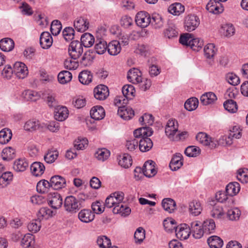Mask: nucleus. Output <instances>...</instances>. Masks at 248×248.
Wrapping results in <instances>:
<instances>
[{
    "instance_id": "f257e3e1",
    "label": "nucleus",
    "mask_w": 248,
    "mask_h": 248,
    "mask_svg": "<svg viewBox=\"0 0 248 248\" xmlns=\"http://www.w3.org/2000/svg\"><path fill=\"white\" fill-rule=\"evenodd\" d=\"M153 133V131L150 127H142L134 131L135 138H142L139 141V149L140 151L147 152L152 148L153 143L148 137L151 136Z\"/></svg>"
},
{
    "instance_id": "f03ea898",
    "label": "nucleus",
    "mask_w": 248,
    "mask_h": 248,
    "mask_svg": "<svg viewBox=\"0 0 248 248\" xmlns=\"http://www.w3.org/2000/svg\"><path fill=\"white\" fill-rule=\"evenodd\" d=\"M155 163L152 160H149L144 163L142 169L140 167H136L134 170V177L137 180L140 179V177L139 175H136V172H141L144 175L147 177H151L154 176L156 173V170L155 169L154 164Z\"/></svg>"
},
{
    "instance_id": "7ed1b4c3",
    "label": "nucleus",
    "mask_w": 248,
    "mask_h": 248,
    "mask_svg": "<svg viewBox=\"0 0 248 248\" xmlns=\"http://www.w3.org/2000/svg\"><path fill=\"white\" fill-rule=\"evenodd\" d=\"M65 210L70 213H75L81 207V202L73 196H67L64 201Z\"/></svg>"
},
{
    "instance_id": "20e7f679",
    "label": "nucleus",
    "mask_w": 248,
    "mask_h": 248,
    "mask_svg": "<svg viewBox=\"0 0 248 248\" xmlns=\"http://www.w3.org/2000/svg\"><path fill=\"white\" fill-rule=\"evenodd\" d=\"M199 17L194 14H189L184 18V28L189 32L194 31L200 25Z\"/></svg>"
},
{
    "instance_id": "39448f33",
    "label": "nucleus",
    "mask_w": 248,
    "mask_h": 248,
    "mask_svg": "<svg viewBox=\"0 0 248 248\" xmlns=\"http://www.w3.org/2000/svg\"><path fill=\"white\" fill-rule=\"evenodd\" d=\"M82 44L78 41H73L69 46L68 52L71 59L76 60L83 53Z\"/></svg>"
},
{
    "instance_id": "423d86ee",
    "label": "nucleus",
    "mask_w": 248,
    "mask_h": 248,
    "mask_svg": "<svg viewBox=\"0 0 248 248\" xmlns=\"http://www.w3.org/2000/svg\"><path fill=\"white\" fill-rule=\"evenodd\" d=\"M135 22L138 26L142 28H146L151 23V16L145 11H140L136 16Z\"/></svg>"
},
{
    "instance_id": "0eeeda50",
    "label": "nucleus",
    "mask_w": 248,
    "mask_h": 248,
    "mask_svg": "<svg viewBox=\"0 0 248 248\" xmlns=\"http://www.w3.org/2000/svg\"><path fill=\"white\" fill-rule=\"evenodd\" d=\"M197 140L205 146H208L210 148H215L218 144L217 141L212 140L211 138L203 132H200L196 136Z\"/></svg>"
},
{
    "instance_id": "6e6552de",
    "label": "nucleus",
    "mask_w": 248,
    "mask_h": 248,
    "mask_svg": "<svg viewBox=\"0 0 248 248\" xmlns=\"http://www.w3.org/2000/svg\"><path fill=\"white\" fill-rule=\"evenodd\" d=\"M242 137V129L239 126L235 125L233 126L230 130L229 135L222 137V140H225L226 145H231L232 143V139L235 138L239 139Z\"/></svg>"
},
{
    "instance_id": "1a4fd4ad",
    "label": "nucleus",
    "mask_w": 248,
    "mask_h": 248,
    "mask_svg": "<svg viewBox=\"0 0 248 248\" xmlns=\"http://www.w3.org/2000/svg\"><path fill=\"white\" fill-rule=\"evenodd\" d=\"M191 233L190 228L186 224H181L175 230L176 237L181 240L187 239Z\"/></svg>"
},
{
    "instance_id": "9d476101",
    "label": "nucleus",
    "mask_w": 248,
    "mask_h": 248,
    "mask_svg": "<svg viewBox=\"0 0 248 248\" xmlns=\"http://www.w3.org/2000/svg\"><path fill=\"white\" fill-rule=\"evenodd\" d=\"M14 73L18 78H24L28 74V70L26 65L21 62H16L13 67Z\"/></svg>"
},
{
    "instance_id": "9b49d317",
    "label": "nucleus",
    "mask_w": 248,
    "mask_h": 248,
    "mask_svg": "<svg viewBox=\"0 0 248 248\" xmlns=\"http://www.w3.org/2000/svg\"><path fill=\"white\" fill-rule=\"evenodd\" d=\"M178 124L175 119L169 120L165 127L166 135L170 139L174 140L173 136L178 131Z\"/></svg>"
},
{
    "instance_id": "f8f14e48",
    "label": "nucleus",
    "mask_w": 248,
    "mask_h": 248,
    "mask_svg": "<svg viewBox=\"0 0 248 248\" xmlns=\"http://www.w3.org/2000/svg\"><path fill=\"white\" fill-rule=\"evenodd\" d=\"M48 204L53 209H59L62 204V199L57 192L50 193L48 198Z\"/></svg>"
},
{
    "instance_id": "ddd939ff",
    "label": "nucleus",
    "mask_w": 248,
    "mask_h": 248,
    "mask_svg": "<svg viewBox=\"0 0 248 248\" xmlns=\"http://www.w3.org/2000/svg\"><path fill=\"white\" fill-rule=\"evenodd\" d=\"M94 97L99 100L106 99L109 95L108 87L104 85H99L94 89Z\"/></svg>"
},
{
    "instance_id": "4468645a",
    "label": "nucleus",
    "mask_w": 248,
    "mask_h": 248,
    "mask_svg": "<svg viewBox=\"0 0 248 248\" xmlns=\"http://www.w3.org/2000/svg\"><path fill=\"white\" fill-rule=\"evenodd\" d=\"M206 8L209 12L218 14L223 11L222 4L217 0H210L206 5Z\"/></svg>"
},
{
    "instance_id": "2eb2a0df",
    "label": "nucleus",
    "mask_w": 248,
    "mask_h": 248,
    "mask_svg": "<svg viewBox=\"0 0 248 248\" xmlns=\"http://www.w3.org/2000/svg\"><path fill=\"white\" fill-rule=\"evenodd\" d=\"M50 182L51 187L56 190L64 187L66 184L65 178L60 175L52 176L50 180Z\"/></svg>"
},
{
    "instance_id": "dca6fc26",
    "label": "nucleus",
    "mask_w": 248,
    "mask_h": 248,
    "mask_svg": "<svg viewBox=\"0 0 248 248\" xmlns=\"http://www.w3.org/2000/svg\"><path fill=\"white\" fill-rule=\"evenodd\" d=\"M78 217L82 222L89 223L94 219L95 214L90 209H83L78 213Z\"/></svg>"
},
{
    "instance_id": "f3484780",
    "label": "nucleus",
    "mask_w": 248,
    "mask_h": 248,
    "mask_svg": "<svg viewBox=\"0 0 248 248\" xmlns=\"http://www.w3.org/2000/svg\"><path fill=\"white\" fill-rule=\"evenodd\" d=\"M127 79L133 84H138L142 79L141 72L137 68L129 70L127 73Z\"/></svg>"
},
{
    "instance_id": "a211bd4d",
    "label": "nucleus",
    "mask_w": 248,
    "mask_h": 248,
    "mask_svg": "<svg viewBox=\"0 0 248 248\" xmlns=\"http://www.w3.org/2000/svg\"><path fill=\"white\" fill-rule=\"evenodd\" d=\"M190 232L196 239L201 238L205 233L203 227L202 228L200 223L197 221H195L191 223Z\"/></svg>"
},
{
    "instance_id": "6ab92c4d",
    "label": "nucleus",
    "mask_w": 248,
    "mask_h": 248,
    "mask_svg": "<svg viewBox=\"0 0 248 248\" xmlns=\"http://www.w3.org/2000/svg\"><path fill=\"white\" fill-rule=\"evenodd\" d=\"M53 40L50 34L47 31L43 32L40 37V44L43 49H48L52 45Z\"/></svg>"
},
{
    "instance_id": "aec40b11",
    "label": "nucleus",
    "mask_w": 248,
    "mask_h": 248,
    "mask_svg": "<svg viewBox=\"0 0 248 248\" xmlns=\"http://www.w3.org/2000/svg\"><path fill=\"white\" fill-rule=\"evenodd\" d=\"M183 156L180 153H176L173 155L170 163V169L173 171H176L183 165Z\"/></svg>"
},
{
    "instance_id": "412c9836",
    "label": "nucleus",
    "mask_w": 248,
    "mask_h": 248,
    "mask_svg": "<svg viewBox=\"0 0 248 248\" xmlns=\"http://www.w3.org/2000/svg\"><path fill=\"white\" fill-rule=\"evenodd\" d=\"M118 114L124 120H129L134 116V111L130 107L120 106L118 107Z\"/></svg>"
},
{
    "instance_id": "4be33fe9",
    "label": "nucleus",
    "mask_w": 248,
    "mask_h": 248,
    "mask_svg": "<svg viewBox=\"0 0 248 248\" xmlns=\"http://www.w3.org/2000/svg\"><path fill=\"white\" fill-rule=\"evenodd\" d=\"M68 114L69 111L66 107L58 106L56 108L54 117L57 121H63L68 117Z\"/></svg>"
},
{
    "instance_id": "5701e85b",
    "label": "nucleus",
    "mask_w": 248,
    "mask_h": 248,
    "mask_svg": "<svg viewBox=\"0 0 248 248\" xmlns=\"http://www.w3.org/2000/svg\"><path fill=\"white\" fill-rule=\"evenodd\" d=\"M91 117L96 120L102 119L105 115V112L104 108L101 106H94L90 110Z\"/></svg>"
},
{
    "instance_id": "b1692460",
    "label": "nucleus",
    "mask_w": 248,
    "mask_h": 248,
    "mask_svg": "<svg viewBox=\"0 0 248 248\" xmlns=\"http://www.w3.org/2000/svg\"><path fill=\"white\" fill-rule=\"evenodd\" d=\"M89 22L82 17L77 18L74 22V27L78 31L84 32L89 28Z\"/></svg>"
},
{
    "instance_id": "393cba45",
    "label": "nucleus",
    "mask_w": 248,
    "mask_h": 248,
    "mask_svg": "<svg viewBox=\"0 0 248 248\" xmlns=\"http://www.w3.org/2000/svg\"><path fill=\"white\" fill-rule=\"evenodd\" d=\"M45 170V166L40 162H35L31 166L32 174L36 177L41 176L44 173Z\"/></svg>"
},
{
    "instance_id": "a878e982",
    "label": "nucleus",
    "mask_w": 248,
    "mask_h": 248,
    "mask_svg": "<svg viewBox=\"0 0 248 248\" xmlns=\"http://www.w3.org/2000/svg\"><path fill=\"white\" fill-rule=\"evenodd\" d=\"M14 46V41L10 38H5L0 40V48L3 51H10L13 49Z\"/></svg>"
},
{
    "instance_id": "bb28decb",
    "label": "nucleus",
    "mask_w": 248,
    "mask_h": 248,
    "mask_svg": "<svg viewBox=\"0 0 248 248\" xmlns=\"http://www.w3.org/2000/svg\"><path fill=\"white\" fill-rule=\"evenodd\" d=\"M107 50L110 55H117L121 50L120 42L116 40L111 41L108 45Z\"/></svg>"
},
{
    "instance_id": "cd10ccee",
    "label": "nucleus",
    "mask_w": 248,
    "mask_h": 248,
    "mask_svg": "<svg viewBox=\"0 0 248 248\" xmlns=\"http://www.w3.org/2000/svg\"><path fill=\"white\" fill-rule=\"evenodd\" d=\"M217 100L216 94L212 92L206 93L200 98L201 103L203 105H207L214 103Z\"/></svg>"
},
{
    "instance_id": "c85d7f7f",
    "label": "nucleus",
    "mask_w": 248,
    "mask_h": 248,
    "mask_svg": "<svg viewBox=\"0 0 248 248\" xmlns=\"http://www.w3.org/2000/svg\"><path fill=\"white\" fill-rule=\"evenodd\" d=\"M21 245L24 248H34V236L30 233L25 235L21 241Z\"/></svg>"
},
{
    "instance_id": "c756f323",
    "label": "nucleus",
    "mask_w": 248,
    "mask_h": 248,
    "mask_svg": "<svg viewBox=\"0 0 248 248\" xmlns=\"http://www.w3.org/2000/svg\"><path fill=\"white\" fill-rule=\"evenodd\" d=\"M108 47L107 42L103 39L97 38L94 46V50L98 54H104Z\"/></svg>"
},
{
    "instance_id": "7c9ffc66",
    "label": "nucleus",
    "mask_w": 248,
    "mask_h": 248,
    "mask_svg": "<svg viewBox=\"0 0 248 248\" xmlns=\"http://www.w3.org/2000/svg\"><path fill=\"white\" fill-rule=\"evenodd\" d=\"M113 213L115 214H120L122 216L126 217L131 213V209L126 205L122 203L115 206L113 209Z\"/></svg>"
},
{
    "instance_id": "2f4dec72",
    "label": "nucleus",
    "mask_w": 248,
    "mask_h": 248,
    "mask_svg": "<svg viewBox=\"0 0 248 248\" xmlns=\"http://www.w3.org/2000/svg\"><path fill=\"white\" fill-rule=\"evenodd\" d=\"M240 189V185L237 182H232L228 184L226 187V193L228 196H233L237 194Z\"/></svg>"
},
{
    "instance_id": "473e14b6",
    "label": "nucleus",
    "mask_w": 248,
    "mask_h": 248,
    "mask_svg": "<svg viewBox=\"0 0 248 248\" xmlns=\"http://www.w3.org/2000/svg\"><path fill=\"white\" fill-rule=\"evenodd\" d=\"M168 11L172 15L179 16L185 11V7L180 3L175 2L169 6Z\"/></svg>"
},
{
    "instance_id": "72a5a7b5",
    "label": "nucleus",
    "mask_w": 248,
    "mask_h": 248,
    "mask_svg": "<svg viewBox=\"0 0 248 248\" xmlns=\"http://www.w3.org/2000/svg\"><path fill=\"white\" fill-rule=\"evenodd\" d=\"M80 43L82 46H84L85 47H89L93 45L94 43V38L90 33H85L83 34L80 38Z\"/></svg>"
},
{
    "instance_id": "f704fd0d",
    "label": "nucleus",
    "mask_w": 248,
    "mask_h": 248,
    "mask_svg": "<svg viewBox=\"0 0 248 248\" xmlns=\"http://www.w3.org/2000/svg\"><path fill=\"white\" fill-rule=\"evenodd\" d=\"M78 79L81 83L88 85L92 82L93 75L90 71L83 70L79 73Z\"/></svg>"
},
{
    "instance_id": "c9c22d12",
    "label": "nucleus",
    "mask_w": 248,
    "mask_h": 248,
    "mask_svg": "<svg viewBox=\"0 0 248 248\" xmlns=\"http://www.w3.org/2000/svg\"><path fill=\"white\" fill-rule=\"evenodd\" d=\"M207 243L210 248H221L223 245V240L216 235L208 238Z\"/></svg>"
},
{
    "instance_id": "e433bc0d",
    "label": "nucleus",
    "mask_w": 248,
    "mask_h": 248,
    "mask_svg": "<svg viewBox=\"0 0 248 248\" xmlns=\"http://www.w3.org/2000/svg\"><path fill=\"white\" fill-rule=\"evenodd\" d=\"M29 166V163L25 158H20L14 162L13 168L16 171H24Z\"/></svg>"
},
{
    "instance_id": "4c0bfd02",
    "label": "nucleus",
    "mask_w": 248,
    "mask_h": 248,
    "mask_svg": "<svg viewBox=\"0 0 248 248\" xmlns=\"http://www.w3.org/2000/svg\"><path fill=\"white\" fill-rule=\"evenodd\" d=\"M162 205L164 209L169 213H172L176 209L175 201L170 198H166L163 200Z\"/></svg>"
},
{
    "instance_id": "58836bf2",
    "label": "nucleus",
    "mask_w": 248,
    "mask_h": 248,
    "mask_svg": "<svg viewBox=\"0 0 248 248\" xmlns=\"http://www.w3.org/2000/svg\"><path fill=\"white\" fill-rule=\"evenodd\" d=\"M12 137V133L10 129L4 128L0 131V143L4 144L8 143Z\"/></svg>"
},
{
    "instance_id": "ea45409f",
    "label": "nucleus",
    "mask_w": 248,
    "mask_h": 248,
    "mask_svg": "<svg viewBox=\"0 0 248 248\" xmlns=\"http://www.w3.org/2000/svg\"><path fill=\"white\" fill-rule=\"evenodd\" d=\"M163 226L166 231L169 232L175 231L178 226L175 220L171 218L165 219L163 221Z\"/></svg>"
},
{
    "instance_id": "a19ab883",
    "label": "nucleus",
    "mask_w": 248,
    "mask_h": 248,
    "mask_svg": "<svg viewBox=\"0 0 248 248\" xmlns=\"http://www.w3.org/2000/svg\"><path fill=\"white\" fill-rule=\"evenodd\" d=\"M217 48L214 44H208L204 46V55L207 59L213 58L216 54Z\"/></svg>"
},
{
    "instance_id": "79ce46f5",
    "label": "nucleus",
    "mask_w": 248,
    "mask_h": 248,
    "mask_svg": "<svg viewBox=\"0 0 248 248\" xmlns=\"http://www.w3.org/2000/svg\"><path fill=\"white\" fill-rule=\"evenodd\" d=\"M22 95L27 101H35L40 98V95L37 92L32 90L25 91Z\"/></svg>"
},
{
    "instance_id": "37998d69",
    "label": "nucleus",
    "mask_w": 248,
    "mask_h": 248,
    "mask_svg": "<svg viewBox=\"0 0 248 248\" xmlns=\"http://www.w3.org/2000/svg\"><path fill=\"white\" fill-rule=\"evenodd\" d=\"M122 93L127 100H131L135 96V90L133 86L131 85H124L122 88Z\"/></svg>"
},
{
    "instance_id": "c03bdc74",
    "label": "nucleus",
    "mask_w": 248,
    "mask_h": 248,
    "mask_svg": "<svg viewBox=\"0 0 248 248\" xmlns=\"http://www.w3.org/2000/svg\"><path fill=\"white\" fill-rule=\"evenodd\" d=\"M202 207L199 202L193 201L189 205V211L191 214L194 216L200 215L202 211Z\"/></svg>"
},
{
    "instance_id": "a18cd8bd",
    "label": "nucleus",
    "mask_w": 248,
    "mask_h": 248,
    "mask_svg": "<svg viewBox=\"0 0 248 248\" xmlns=\"http://www.w3.org/2000/svg\"><path fill=\"white\" fill-rule=\"evenodd\" d=\"M119 160V165L124 168H128L132 165V160L128 154L120 155Z\"/></svg>"
},
{
    "instance_id": "49530a36",
    "label": "nucleus",
    "mask_w": 248,
    "mask_h": 248,
    "mask_svg": "<svg viewBox=\"0 0 248 248\" xmlns=\"http://www.w3.org/2000/svg\"><path fill=\"white\" fill-rule=\"evenodd\" d=\"M72 78V74L68 71H61L58 75V79L61 84H65L70 81Z\"/></svg>"
},
{
    "instance_id": "de8ad7c7",
    "label": "nucleus",
    "mask_w": 248,
    "mask_h": 248,
    "mask_svg": "<svg viewBox=\"0 0 248 248\" xmlns=\"http://www.w3.org/2000/svg\"><path fill=\"white\" fill-rule=\"evenodd\" d=\"M150 24L155 29L162 28L164 24L163 19L159 14H155L151 17Z\"/></svg>"
},
{
    "instance_id": "09e8293b",
    "label": "nucleus",
    "mask_w": 248,
    "mask_h": 248,
    "mask_svg": "<svg viewBox=\"0 0 248 248\" xmlns=\"http://www.w3.org/2000/svg\"><path fill=\"white\" fill-rule=\"evenodd\" d=\"M199 100L196 97H191L187 99L185 102V108L188 111L195 110L198 106Z\"/></svg>"
},
{
    "instance_id": "8fccbe9b",
    "label": "nucleus",
    "mask_w": 248,
    "mask_h": 248,
    "mask_svg": "<svg viewBox=\"0 0 248 248\" xmlns=\"http://www.w3.org/2000/svg\"><path fill=\"white\" fill-rule=\"evenodd\" d=\"M13 179V174L10 171L2 173L0 176V186L2 187L7 186Z\"/></svg>"
},
{
    "instance_id": "3c124183",
    "label": "nucleus",
    "mask_w": 248,
    "mask_h": 248,
    "mask_svg": "<svg viewBox=\"0 0 248 248\" xmlns=\"http://www.w3.org/2000/svg\"><path fill=\"white\" fill-rule=\"evenodd\" d=\"M15 150L12 147L4 148L1 153V156L3 160L9 161L15 156Z\"/></svg>"
},
{
    "instance_id": "603ef678",
    "label": "nucleus",
    "mask_w": 248,
    "mask_h": 248,
    "mask_svg": "<svg viewBox=\"0 0 248 248\" xmlns=\"http://www.w3.org/2000/svg\"><path fill=\"white\" fill-rule=\"evenodd\" d=\"M221 32L226 37L233 35L235 32V29L232 24H226L221 27Z\"/></svg>"
},
{
    "instance_id": "864d4df0",
    "label": "nucleus",
    "mask_w": 248,
    "mask_h": 248,
    "mask_svg": "<svg viewBox=\"0 0 248 248\" xmlns=\"http://www.w3.org/2000/svg\"><path fill=\"white\" fill-rule=\"evenodd\" d=\"M164 34L165 37L171 39L177 37L178 32L175 26L171 25L169 26L164 31Z\"/></svg>"
},
{
    "instance_id": "5fc2aeb1",
    "label": "nucleus",
    "mask_w": 248,
    "mask_h": 248,
    "mask_svg": "<svg viewBox=\"0 0 248 248\" xmlns=\"http://www.w3.org/2000/svg\"><path fill=\"white\" fill-rule=\"evenodd\" d=\"M224 107L228 112L234 113L237 110L236 102L232 99H228L224 104Z\"/></svg>"
},
{
    "instance_id": "6e6d98bb",
    "label": "nucleus",
    "mask_w": 248,
    "mask_h": 248,
    "mask_svg": "<svg viewBox=\"0 0 248 248\" xmlns=\"http://www.w3.org/2000/svg\"><path fill=\"white\" fill-rule=\"evenodd\" d=\"M59 153L57 150H49L44 156L45 161L49 164L52 163L57 158Z\"/></svg>"
},
{
    "instance_id": "4d7b16f0",
    "label": "nucleus",
    "mask_w": 248,
    "mask_h": 248,
    "mask_svg": "<svg viewBox=\"0 0 248 248\" xmlns=\"http://www.w3.org/2000/svg\"><path fill=\"white\" fill-rule=\"evenodd\" d=\"M49 187H51L50 181L45 180L40 181L36 186L37 191L42 193L46 192Z\"/></svg>"
},
{
    "instance_id": "13d9d810",
    "label": "nucleus",
    "mask_w": 248,
    "mask_h": 248,
    "mask_svg": "<svg viewBox=\"0 0 248 248\" xmlns=\"http://www.w3.org/2000/svg\"><path fill=\"white\" fill-rule=\"evenodd\" d=\"M200 149L195 146L187 147L185 151L186 155L189 157H195L200 154Z\"/></svg>"
},
{
    "instance_id": "bf43d9fd",
    "label": "nucleus",
    "mask_w": 248,
    "mask_h": 248,
    "mask_svg": "<svg viewBox=\"0 0 248 248\" xmlns=\"http://www.w3.org/2000/svg\"><path fill=\"white\" fill-rule=\"evenodd\" d=\"M145 237V231L142 227H139L134 234V238L136 243H141Z\"/></svg>"
},
{
    "instance_id": "052dcab7",
    "label": "nucleus",
    "mask_w": 248,
    "mask_h": 248,
    "mask_svg": "<svg viewBox=\"0 0 248 248\" xmlns=\"http://www.w3.org/2000/svg\"><path fill=\"white\" fill-rule=\"evenodd\" d=\"M139 121L140 123H143L142 125H145L144 127H149L150 125H152L154 121L153 116L150 114H144V115L140 117L139 119Z\"/></svg>"
},
{
    "instance_id": "680f3d73",
    "label": "nucleus",
    "mask_w": 248,
    "mask_h": 248,
    "mask_svg": "<svg viewBox=\"0 0 248 248\" xmlns=\"http://www.w3.org/2000/svg\"><path fill=\"white\" fill-rule=\"evenodd\" d=\"M202 225L205 233L207 234L212 232L216 227L215 221L212 219L204 221Z\"/></svg>"
},
{
    "instance_id": "e2e57ef3",
    "label": "nucleus",
    "mask_w": 248,
    "mask_h": 248,
    "mask_svg": "<svg viewBox=\"0 0 248 248\" xmlns=\"http://www.w3.org/2000/svg\"><path fill=\"white\" fill-rule=\"evenodd\" d=\"M62 28L61 22L58 20H53L51 25L50 31L51 33L55 36L59 34Z\"/></svg>"
},
{
    "instance_id": "0e129e2a",
    "label": "nucleus",
    "mask_w": 248,
    "mask_h": 248,
    "mask_svg": "<svg viewBox=\"0 0 248 248\" xmlns=\"http://www.w3.org/2000/svg\"><path fill=\"white\" fill-rule=\"evenodd\" d=\"M109 151L105 148L99 149L95 153V157L98 160L103 161L106 160L109 157Z\"/></svg>"
},
{
    "instance_id": "69168bd1",
    "label": "nucleus",
    "mask_w": 248,
    "mask_h": 248,
    "mask_svg": "<svg viewBox=\"0 0 248 248\" xmlns=\"http://www.w3.org/2000/svg\"><path fill=\"white\" fill-rule=\"evenodd\" d=\"M27 227L30 232H37L41 228L40 220L39 219L32 220L28 224Z\"/></svg>"
},
{
    "instance_id": "338daca9",
    "label": "nucleus",
    "mask_w": 248,
    "mask_h": 248,
    "mask_svg": "<svg viewBox=\"0 0 248 248\" xmlns=\"http://www.w3.org/2000/svg\"><path fill=\"white\" fill-rule=\"evenodd\" d=\"M193 37V35L192 34L189 33H184L181 35L179 42L183 45L189 46Z\"/></svg>"
},
{
    "instance_id": "774afa93",
    "label": "nucleus",
    "mask_w": 248,
    "mask_h": 248,
    "mask_svg": "<svg viewBox=\"0 0 248 248\" xmlns=\"http://www.w3.org/2000/svg\"><path fill=\"white\" fill-rule=\"evenodd\" d=\"M237 179L242 183H247L248 182V170H239Z\"/></svg>"
}]
</instances>
